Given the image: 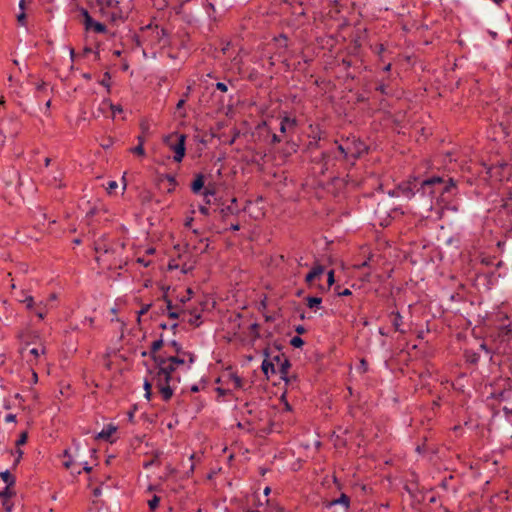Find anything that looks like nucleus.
<instances>
[{"label": "nucleus", "instance_id": "obj_34", "mask_svg": "<svg viewBox=\"0 0 512 512\" xmlns=\"http://www.w3.org/2000/svg\"><path fill=\"white\" fill-rule=\"evenodd\" d=\"M170 345L171 347L174 348V351L176 353L174 356H183V353H186L185 351L182 350L181 346L175 340L171 341Z\"/></svg>", "mask_w": 512, "mask_h": 512}, {"label": "nucleus", "instance_id": "obj_3", "mask_svg": "<svg viewBox=\"0 0 512 512\" xmlns=\"http://www.w3.org/2000/svg\"><path fill=\"white\" fill-rule=\"evenodd\" d=\"M193 362L192 353H183V356H155V366L150 370V376L164 401L170 400L173 396L171 383L179 380V377L174 375L176 370L181 366L189 368Z\"/></svg>", "mask_w": 512, "mask_h": 512}, {"label": "nucleus", "instance_id": "obj_35", "mask_svg": "<svg viewBox=\"0 0 512 512\" xmlns=\"http://www.w3.org/2000/svg\"><path fill=\"white\" fill-rule=\"evenodd\" d=\"M2 506H3L4 510H5V512H12L14 504L11 501V499H6L5 498L4 500H2Z\"/></svg>", "mask_w": 512, "mask_h": 512}, {"label": "nucleus", "instance_id": "obj_45", "mask_svg": "<svg viewBox=\"0 0 512 512\" xmlns=\"http://www.w3.org/2000/svg\"><path fill=\"white\" fill-rule=\"evenodd\" d=\"M26 441H27V436L25 433H22L20 435V438L17 440V445H23L26 443Z\"/></svg>", "mask_w": 512, "mask_h": 512}, {"label": "nucleus", "instance_id": "obj_5", "mask_svg": "<svg viewBox=\"0 0 512 512\" xmlns=\"http://www.w3.org/2000/svg\"><path fill=\"white\" fill-rule=\"evenodd\" d=\"M14 299L22 305L30 316H36L43 319L47 316L48 311L53 307L52 302L57 299L55 293L51 294L47 299H35L28 291L21 289L13 294Z\"/></svg>", "mask_w": 512, "mask_h": 512}, {"label": "nucleus", "instance_id": "obj_9", "mask_svg": "<svg viewBox=\"0 0 512 512\" xmlns=\"http://www.w3.org/2000/svg\"><path fill=\"white\" fill-rule=\"evenodd\" d=\"M495 397L500 403H504L502 410L505 414H512V380H508L503 390L496 394Z\"/></svg>", "mask_w": 512, "mask_h": 512}, {"label": "nucleus", "instance_id": "obj_27", "mask_svg": "<svg viewBox=\"0 0 512 512\" xmlns=\"http://www.w3.org/2000/svg\"><path fill=\"white\" fill-rule=\"evenodd\" d=\"M376 90L379 91L383 95H388L390 92L388 84L384 80L379 81V83L376 87Z\"/></svg>", "mask_w": 512, "mask_h": 512}, {"label": "nucleus", "instance_id": "obj_6", "mask_svg": "<svg viewBox=\"0 0 512 512\" xmlns=\"http://www.w3.org/2000/svg\"><path fill=\"white\" fill-rule=\"evenodd\" d=\"M185 141L186 135L179 134L177 132L171 133L165 136L163 139L164 144L167 145L171 151H173V160L177 163H180L185 156Z\"/></svg>", "mask_w": 512, "mask_h": 512}, {"label": "nucleus", "instance_id": "obj_23", "mask_svg": "<svg viewBox=\"0 0 512 512\" xmlns=\"http://www.w3.org/2000/svg\"><path fill=\"white\" fill-rule=\"evenodd\" d=\"M14 485H5L4 488L0 489V497L2 500L11 499L15 495V491L13 490Z\"/></svg>", "mask_w": 512, "mask_h": 512}, {"label": "nucleus", "instance_id": "obj_64", "mask_svg": "<svg viewBox=\"0 0 512 512\" xmlns=\"http://www.w3.org/2000/svg\"><path fill=\"white\" fill-rule=\"evenodd\" d=\"M368 263L369 262L366 260V261L362 262L360 265H358V268L366 267V266H368Z\"/></svg>", "mask_w": 512, "mask_h": 512}, {"label": "nucleus", "instance_id": "obj_16", "mask_svg": "<svg viewBox=\"0 0 512 512\" xmlns=\"http://www.w3.org/2000/svg\"><path fill=\"white\" fill-rule=\"evenodd\" d=\"M335 505H342L344 511L347 512L350 507V498L346 494L342 493L339 498L328 502L327 507H333Z\"/></svg>", "mask_w": 512, "mask_h": 512}, {"label": "nucleus", "instance_id": "obj_51", "mask_svg": "<svg viewBox=\"0 0 512 512\" xmlns=\"http://www.w3.org/2000/svg\"><path fill=\"white\" fill-rule=\"evenodd\" d=\"M284 359V356L283 355H276L273 357V359L271 361H275L277 364H279L282 360Z\"/></svg>", "mask_w": 512, "mask_h": 512}, {"label": "nucleus", "instance_id": "obj_53", "mask_svg": "<svg viewBox=\"0 0 512 512\" xmlns=\"http://www.w3.org/2000/svg\"><path fill=\"white\" fill-rule=\"evenodd\" d=\"M83 470L87 473H89L92 470V467L88 465L87 462H82Z\"/></svg>", "mask_w": 512, "mask_h": 512}, {"label": "nucleus", "instance_id": "obj_62", "mask_svg": "<svg viewBox=\"0 0 512 512\" xmlns=\"http://www.w3.org/2000/svg\"><path fill=\"white\" fill-rule=\"evenodd\" d=\"M137 140H138V142H139V143H138L139 145H143V146H144V137H143V136L139 135V136L137 137Z\"/></svg>", "mask_w": 512, "mask_h": 512}, {"label": "nucleus", "instance_id": "obj_50", "mask_svg": "<svg viewBox=\"0 0 512 512\" xmlns=\"http://www.w3.org/2000/svg\"><path fill=\"white\" fill-rule=\"evenodd\" d=\"M192 223H193V218L192 217H189L185 220V223H184V226L186 228H191L192 227Z\"/></svg>", "mask_w": 512, "mask_h": 512}, {"label": "nucleus", "instance_id": "obj_7", "mask_svg": "<svg viewBox=\"0 0 512 512\" xmlns=\"http://www.w3.org/2000/svg\"><path fill=\"white\" fill-rule=\"evenodd\" d=\"M216 382L231 388L232 391L245 390L247 384V381L232 368L226 369Z\"/></svg>", "mask_w": 512, "mask_h": 512}, {"label": "nucleus", "instance_id": "obj_10", "mask_svg": "<svg viewBox=\"0 0 512 512\" xmlns=\"http://www.w3.org/2000/svg\"><path fill=\"white\" fill-rule=\"evenodd\" d=\"M80 13L83 17V24L86 31H94L98 34H104L107 32L106 26L103 23L94 20L88 10L81 8Z\"/></svg>", "mask_w": 512, "mask_h": 512}, {"label": "nucleus", "instance_id": "obj_39", "mask_svg": "<svg viewBox=\"0 0 512 512\" xmlns=\"http://www.w3.org/2000/svg\"><path fill=\"white\" fill-rule=\"evenodd\" d=\"M216 89L220 90L221 92H226L228 90V86L224 82H217Z\"/></svg>", "mask_w": 512, "mask_h": 512}, {"label": "nucleus", "instance_id": "obj_14", "mask_svg": "<svg viewBox=\"0 0 512 512\" xmlns=\"http://www.w3.org/2000/svg\"><path fill=\"white\" fill-rule=\"evenodd\" d=\"M309 141L307 144V151L312 152L316 149L321 148V140L324 139L323 132L320 128L316 127L312 130L311 134H309Z\"/></svg>", "mask_w": 512, "mask_h": 512}, {"label": "nucleus", "instance_id": "obj_36", "mask_svg": "<svg viewBox=\"0 0 512 512\" xmlns=\"http://www.w3.org/2000/svg\"><path fill=\"white\" fill-rule=\"evenodd\" d=\"M109 107L112 111V114H113V117H115L117 114H120L123 112V109L121 107V105H116V104H113V103H109Z\"/></svg>", "mask_w": 512, "mask_h": 512}, {"label": "nucleus", "instance_id": "obj_61", "mask_svg": "<svg viewBox=\"0 0 512 512\" xmlns=\"http://www.w3.org/2000/svg\"><path fill=\"white\" fill-rule=\"evenodd\" d=\"M100 83H101V85H103V86H105V87H107L109 89L110 84H109L108 80L103 79Z\"/></svg>", "mask_w": 512, "mask_h": 512}, {"label": "nucleus", "instance_id": "obj_40", "mask_svg": "<svg viewBox=\"0 0 512 512\" xmlns=\"http://www.w3.org/2000/svg\"><path fill=\"white\" fill-rule=\"evenodd\" d=\"M17 20L18 22L21 24V25H25V21H26V15H25V12L21 11L18 16H17Z\"/></svg>", "mask_w": 512, "mask_h": 512}, {"label": "nucleus", "instance_id": "obj_31", "mask_svg": "<svg viewBox=\"0 0 512 512\" xmlns=\"http://www.w3.org/2000/svg\"><path fill=\"white\" fill-rule=\"evenodd\" d=\"M290 344L295 348H300L304 345V341L300 336H294L291 338Z\"/></svg>", "mask_w": 512, "mask_h": 512}, {"label": "nucleus", "instance_id": "obj_24", "mask_svg": "<svg viewBox=\"0 0 512 512\" xmlns=\"http://www.w3.org/2000/svg\"><path fill=\"white\" fill-rule=\"evenodd\" d=\"M236 201H237V200H236V198H233V199L231 200V204H230V205H228L226 208L222 209V212H223L224 214H227V213H229V214H233V215H237V214H239L240 210H239V209L236 207V205H235V204H236Z\"/></svg>", "mask_w": 512, "mask_h": 512}, {"label": "nucleus", "instance_id": "obj_4", "mask_svg": "<svg viewBox=\"0 0 512 512\" xmlns=\"http://www.w3.org/2000/svg\"><path fill=\"white\" fill-rule=\"evenodd\" d=\"M367 151V146L364 142L358 139L347 138L344 142H334V146L321 153L319 157H315L312 161L321 166V173H326L334 170L338 163L345 160L350 164L354 162Z\"/></svg>", "mask_w": 512, "mask_h": 512}, {"label": "nucleus", "instance_id": "obj_13", "mask_svg": "<svg viewBox=\"0 0 512 512\" xmlns=\"http://www.w3.org/2000/svg\"><path fill=\"white\" fill-rule=\"evenodd\" d=\"M325 5L327 6L324 7L325 10L318 9L315 10L313 13L316 16L320 17H329L331 19L336 18L338 13L340 12L338 8V0H325Z\"/></svg>", "mask_w": 512, "mask_h": 512}, {"label": "nucleus", "instance_id": "obj_30", "mask_svg": "<svg viewBox=\"0 0 512 512\" xmlns=\"http://www.w3.org/2000/svg\"><path fill=\"white\" fill-rule=\"evenodd\" d=\"M307 304L309 308H318L321 304V298L318 297H308Z\"/></svg>", "mask_w": 512, "mask_h": 512}, {"label": "nucleus", "instance_id": "obj_32", "mask_svg": "<svg viewBox=\"0 0 512 512\" xmlns=\"http://www.w3.org/2000/svg\"><path fill=\"white\" fill-rule=\"evenodd\" d=\"M130 152L137 155V156H145V149H144V146L143 145H137L133 148L130 149Z\"/></svg>", "mask_w": 512, "mask_h": 512}, {"label": "nucleus", "instance_id": "obj_22", "mask_svg": "<svg viewBox=\"0 0 512 512\" xmlns=\"http://www.w3.org/2000/svg\"><path fill=\"white\" fill-rule=\"evenodd\" d=\"M204 186V177L202 174L197 175L195 180L191 184V190L193 193H199Z\"/></svg>", "mask_w": 512, "mask_h": 512}, {"label": "nucleus", "instance_id": "obj_46", "mask_svg": "<svg viewBox=\"0 0 512 512\" xmlns=\"http://www.w3.org/2000/svg\"><path fill=\"white\" fill-rule=\"evenodd\" d=\"M327 282L329 285H332L334 283V271L330 270L328 272Z\"/></svg>", "mask_w": 512, "mask_h": 512}, {"label": "nucleus", "instance_id": "obj_44", "mask_svg": "<svg viewBox=\"0 0 512 512\" xmlns=\"http://www.w3.org/2000/svg\"><path fill=\"white\" fill-rule=\"evenodd\" d=\"M267 504L272 508L271 512H282V508L279 505H272L270 504V500L267 499Z\"/></svg>", "mask_w": 512, "mask_h": 512}, {"label": "nucleus", "instance_id": "obj_59", "mask_svg": "<svg viewBox=\"0 0 512 512\" xmlns=\"http://www.w3.org/2000/svg\"><path fill=\"white\" fill-rule=\"evenodd\" d=\"M495 5L501 7L505 0H491Z\"/></svg>", "mask_w": 512, "mask_h": 512}, {"label": "nucleus", "instance_id": "obj_15", "mask_svg": "<svg viewBox=\"0 0 512 512\" xmlns=\"http://www.w3.org/2000/svg\"><path fill=\"white\" fill-rule=\"evenodd\" d=\"M297 125L298 122L295 117L284 116L280 122V131L281 133L293 131L297 127Z\"/></svg>", "mask_w": 512, "mask_h": 512}, {"label": "nucleus", "instance_id": "obj_12", "mask_svg": "<svg viewBox=\"0 0 512 512\" xmlns=\"http://www.w3.org/2000/svg\"><path fill=\"white\" fill-rule=\"evenodd\" d=\"M22 353L27 363L30 366H35L39 363L41 356L45 354V347L42 344L32 348L25 347L22 349Z\"/></svg>", "mask_w": 512, "mask_h": 512}, {"label": "nucleus", "instance_id": "obj_19", "mask_svg": "<svg viewBox=\"0 0 512 512\" xmlns=\"http://www.w3.org/2000/svg\"><path fill=\"white\" fill-rule=\"evenodd\" d=\"M324 272V268L320 265L315 266L312 270L306 275L305 280L308 283H312L317 278H320Z\"/></svg>", "mask_w": 512, "mask_h": 512}, {"label": "nucleus", "instance_id": "obj_28", "mask_svg": "<svg viewBox=\"0 0 512 512\" xmlns=\"http://www.w3.org/2000/svg\"><path fill=\"white\" fill-rule=\"evenodd\" d=\"M232 389L229 388V387H217L216 388V393L218 394L219 397H226L228 395H231L232 394Z\"/></svg>", "mask_w": 512, "mask_h": 512}, {"label": "nucleus", "instance_id": "obj_58", "mask_svg": "<svg viewBox=\"0 0 512 512\" xmlns=\"http://www.w3.org/2000/svg\"><path fill=\"white\" fill-rule=\"evenodd\" d=\"M32 380L34 383H37L38 381V375L34 370L32 371Z\"/></svg>", "mask_w": 512, "mask_h": 512}, {"label": "nucleus", "instance_id": "obj_17", "mask_svg": "<svg viewBox=\"0 0 512 512\" xmlns=\"http://www.w3.org/2000/svg\"><path fill=\"white\" fill-rule=\"evenodd\" d=\"M117 427L113 424L105 426L101 432L98 433L97 438L109 441L112 435L116 432Z\"/></svg>", "mask_w": 512, "mask_h": 512}, {"label": "nucleus", "instance_id": "obj_43", "mask_svg": "<svg viewBox=\"0 0 512 512\" xmlns=\"http://www.w3.org/2000/svg\"><path fill=\"white\" fill-rule=\"evenodd\" d=\"M118 187V184L116 181H109L108 182V186H107V190L109 192H111L112 190L116 189Z\"/></svg>", "mask_w": 512, "mask_h": 512}, {"label": "nucleus", "instance_id": "obj_37", "mask_svg": "<svg viewBox=\"0 0 512 512\" xmlns=\"http://www.w3.org/2000/svg\"><path fill=\"white\" fill-rule=\"evenodd\" d=\"M214 194V191L207 189L203 192V197L206 205L210 204L211 198L214 196Z\"/></svg>", "mask_w": 512, "mask_h": 512}, {"label": "nucleus", "instance_id": "obj_54", "mask_svg": "<svg viewBox=\"0 0 512 512\" xmlns=\"http://www.w3.org/2000/svg\"><path fill=\"white\" fill-rule=\"evenodd\" d=\"M137 262L142 264L143 266L147 267L149 266L150 262L149 261H146L144 258H138L137 259Z\"/></svg>", "mask_w": 512, "mask_h": 512}, {"label": "nucleus", "instance_id": "obj_41", "mask_svg": "<svg viewBox=\"0 0 512 512\" xmlns=\"http://www.w3.org/2000/svg\"><path fill=\"white\" fill-rule=\"evenodd\" d=\"M281 142V137L275 133H273L271 135V140H270V143L271 144H276V143H280Z\"/></svg>", "mask_w": 512, "mask_h": 512}, {"label": "nucleus", "instance_id": "obj_57", "mask_svg": "<svg viewBox=\"0 0 512 512\" xmlns=\"http://www.w3.org/2000/svg\"><path fill=\"white\" fill-rule=\"evenodd\" d=\"M19 9L24 12L25 9V0L19 1Z\"/></svg>", "mask_w": 512, "mask_h": 512}, {"label": "nucleus", "instance_id": "obj_2", "mask_svg": "<svg viewBox=\"0 0 512 512\" xmlns=\"http://www.w3.org/2000/svg\"><path fill=\"white\" fill-rule=\"evenodd\" d=\"M222 337L228 343L242 349H264L271 337L260 322H224Z\"/></svg>", "mask_w": 512, "mask_h": 512}, {"label": "nucleus", "instance_id": "obj_18", "mask_svg": "<svg viewBox=\"0 0 512 512\" xmlns=\"http://www.w3.org/2000/svg\"><path fill=\"white\" fill-rule=\"evenodd\" d=\"M265 355L268 356V354L265 352ZM263 373L269 378L270 374L276 373V368L274 365V362L271 361L268 357H266L261 365Z\"/></svg>", "mask_w": 512, "mask_h": 512}, {"label": "nucleus", "instance_id": "obj_48", "mask_svg": "<svg viewBox=\"0 0 512 512\" xmlns=\"http://www.w3.org/2000/svg\"><path fill=\"white\" fill-rule=\"evenodd\" d=\"M502 333H505V335H508L509 333H512V326L508 325L501 329Z\"/></svg>", "mask_w": 512, "mask_h": 512}, {"label": "nucleus", "instance_id": "obj_11", "mask_svg": "<svg viewBox=\"0 0 512 512\" xmlns=\"http://www.w3.org/2000/svg\"><path fill=\"white\" fill-rule=\"evenodd\" d=\"M62 464L65 468L75 471L80 474L81 470H76L77 467L82 465V461H79V448H76L73 452L70 450H65L63 453Z\"/></svg>", "mask_w": 512, "mask_h": 512}, {"label": "nucleus", "instance_id": "obj_63", "mask_svg": "<svg viewBox=\"0 0 512 512\" xmlns=\"http://www.w3.org/2000/svg\"><path fill=\"white\" fill-rule=\"evenodd\" d=\"M270 492H271V488H270V487H266V488L264 489V495H265V496H268V495L270 494Z\"/></svg>", "mask_w": 512, "mask_h": 512}, {"label": "nucleus", "instance_id": "obj_49", "mask_svg": "<svg viewBox=\"0 0 512 512\" xmlns=\"http://www.w3.org/2000/svg\"><path fill=\"white\" fill-rule=\"evenodd\" d=\"M185 102H186V99L183 97L182 99H180V100L178 101V103H177V105H176V108H177L178 110L182 109V108H183V106H184V104H185Z\"/></svg>", "mask_w": 512, "mask_h": 512}, {"label": "nucleus", "instance_id": "obj_26", "mask_svg": "<svg viewBox=\"0 0 512 512\" xmlns=\"http://www.w3.org/2000/svg\"><path fill=\"white\" fill-rule=\"evenodd\" d=\"M274 42L278 49L285 50L287 48V37L284 34H280L278 37H275Z\"/></svg>", "mask_w": 512, "mask_h": 512}, {"label": "nucleus", "instance_id": "obj_25", "mask_svg": "<svg viewBox=\"0 0 512 512\" xmlns=\"http://www.w3.org/2000/svg\"><path fill=\"white\" fill-rule=\"evenodd\" d=\"M0 477L6 485H15V477L8 470L1 472Z\"/></svg>", "mask_w": 512, "mask_h": 512}, {"label": "nucleus", "instance_id": "obj_52", "mask_svg": "<svg viewBox=\"0 0 512 512\" xmlns=\"http://www.w3.org/2000/svg\"><path fill=\"white\" fill-rule=\"evenodd\" d=\"M166 178H167V180H168V182H169L170 184H172V185H176V178H175V176H173V175H167V177H166Z\"/></svg>", "mask_w": 512, "mask_h": 512}, {"label": "nucleus", "instance_id": "obj_55", "mask_svg": "<svg viewBox=\"0 0 512 512\" xmlns=\"http://www.w3.org/2000/svg\"><path fill=\"white\" fill-rule=\"evenodd\" d=\"M295 331L298 334H303L305 332V328L302 325H299V326L296 327Z\"/></svg>", "mask_w": 512, "mask_h": 512}, {"label": "nucleus", "instance_id": "obj_42", "mask_svg": "<svg viewBox=\"0 0 512 512\" xmlns=\"http://www.w3.org/2000/svg\"><path fill=\"white\" fill-rule=\"evenodd\" d=\"M199 212L202 214V215H209V208L206 206V205H200L199 206Z\"/></svg>", "mask_w": 512, "mask_h": 512}, {"label": "nucleus", "instance_id": "obj_56", "mask_svg": "<svg viewBox=\"0 0 512 512\" xmlns=\"http://www.w3.org/2000/svg\"><path fill=\"white\" fill-rule=\"evenodd\" d=\"M391 67H392L391 63H388V64H386V65L383 67L382 71H383V72H385V73H388V72H390V71H391Z\"/></svg>", "mask_w": 512, "mask_h": 512}, {"label": "nucleus", "instance_id": "obj_38", "mask_svg": "<svg viewBox=\"0 0 512 512\" xmlns=\"http://www.w3.org/2000/svg\"><path fill=\"white\" fill-rule=\"evenodd\" d=\"M405 324H406V322H398V321L392 322V326H393L394 330L400 331L401 333L405 332V329L403 328V326Z\"/></svg>", "mask_w": 512, "mask_h": 512}, {"label": "nucleus", "instance_id": "obj_1", "mask_svg": "<svg viewBox=\"0 0 512 512\" xmlns=\"http://www.w3.org/2000/svg\"><path fill=\"white\" fill-rule=\"evenodd\" d=\"M388 195L411 200L415 197L425 201L422 216L433 220L442 218L444 209L457 193L456 183L451 177L433 175L427 178L409 177L389 190Z\"/></svg>", "mask_w": 512, "mask_h": 512}, {"label": "nucleus", "instance_id": "obj_60", "mask_svg": "<svg viewBox=\"0 0 512 512\" xmlns=\"http://www.w3.org/2000/svg\"><path fill=\"white\" fill-rule=\"evenodd\" d=\"M230 229L233 230V231H238L240 229V225L239 224H232Z\"/></svg>", "mask_w": 512, "mask_h": 512}, {"label": "nucleus", "instance_id": "obj_33", "mask_svg": "<svg viewBox=\"0 0 512 512\" xmlns=\"http://www.w3.org/2000/svg\"><path fill=\"white\" fill-rule=\"evenodd\" d=\"M159 503H160V497H158L157 495H154V496L152 497V499H150V500L148 501L149 508H150L152 511H154V510L158 507Z\"/></svg>", "mask_w": 512, "mask_h": 512}, {"label": "nucleus", "instance_id": "obj_29", "mask_svg": "<svg viewBox=\"0 0 512 512\" xmlns=\"http://www.w3.org/2000/svg\"><path fill=\"white\" fill-rule=\"evenodd\" d=\"M153 383L154 382L152 381V379L151 380H147L146 379L145 382H144L145 397H146L147 400L151 399V395H152L151 389H152V384Z\"/></svg>", "mask_w": 512, "mask_h": 512}, {"label": "nucleus", "instance_id": "obj_21", "mask_svg": "<svg viewBox=\"0 0 512 512\" xmlns=\"http://www.w3.org/2000/svg\"><path fill=\"white\" fill-rule=\"evenodd\" d=\"M279 373L281 374V378L287 381V374L290 368V362L287 358L284 359L278 364Z\"/></svg>", "mask_w": 512, "mask_h": 512}, {"label": "nucleus", "instance_id": "obj_47", "mask_svg": "<svg viewBox=\"0 0 512 512\" xmlns=\"http://www.w3.org/2000/svg\"><path fill=\"white\" fill-rule=\"evenodd\" d=\"M337 294L340 296H348L351 294V291L348 288H345L343 290H339Z\"/></svg>", "mask_w": 512, "mask_h": 512}, {"label": "nucleus", "instance_id": "obj_20", "mask_svg": "<svg viewBox=\"0 0 512 512\" xmlns=\"http://www.w3.org/2000/svg\"><path fill=\"white\" fill-rule=\"evenodd\" d=\"M163 346V340L159 339L152 343L151 346V355L153 358V361H155V356H166V353H160L159 350Z\"/></svg>", "mask_w": 512, "mask_h": 512}, {"label": "nucleus", "instance_id": "obj_8", "mask_svg": "<svg viewBox=\"0 0 512 512\" xmlns=\"http://www.w3.org/2000/svg\"><path fill=\"white\" fill-rule=\"evenodd\" d=\"M101 7L102 14L115 22L121 18V11L117 0H97Z\"/></svg>", "mask_w": 512, "mask_h": 512}]
</instances>
